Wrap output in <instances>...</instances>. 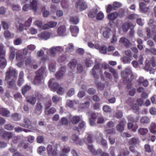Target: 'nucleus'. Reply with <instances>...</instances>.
I'll return each mask as SVG.
<instances>
[{"label": "nucleus", "instance_id": "obj_49", "mask_svg": "<svg viewBox=\"0 0 156 156\" xmlns=\"http://www.w3.org/2000/svg\"><path fill=\"white\" fill-rule=\"evenodd\" d=\"M89 105L88 102H86L84 103L80 104L79 106V108L81 109H84L88 108Z\"/></svg>", "mask_w": 156, "mask_h": 156}, {"label": "nucleus", "instance_id": "obj_39", "mask_svg": "<svg viewBox=\"0 0 156 156\" xmlns=\"http://www.w3.org/2000/svg\"><path fill=\"white\" fill-rule=\"evenodd\" d=\"M127 127L128 129H132L134 132H135L136 131L138 127L136 125H133L131 123H128L127 124Z\"/></svg>", "mask_w": 156, "mask_h": 156}, {"label": "nucleus", "instance_id": "obj_22", "mask_svg": "<svg viewBox=\"0 0 156 156\" xmlns=\"http://www.w3.org/2000/svg\"><path fill=\"white\" fill-rule=\"evenodd\" d=\"M70 29L72 35L75 37H76L79 32V29L77 27L71 26L70 27Z\"/></svg>", "mask_w": 156, "mask_h": 156}, {"label": "nucleus", "instance_id": "obj_54", "mask_svg": "<svg viewBox=\"0 0 156 156\" xmlns=\"http://www.w3.org/2000/svg\"><path fill=\"white\" fill-rule=\"evenodd\" d=\"M140 122L143 124L147 123L150 122V120L147 117L144 116L141 119Z\"/></svg>", "mask_w": 156, "mask_h": 156}, {"label": "nucleus", "instance_id": "obj_29", "mask_svg": "<svg viewBox=\"0 0 156 156\" xmlns=\"http://www.w3.org/2000/svg\"><path fill=\"white\" fill-rule=\"evenodd\" d=\"M74 45L72 43L69 44L66 48V51L70 54H71V53L74 51Z\"/></svg>", "mask_w": 156, "mask_h": 156}, {"label": "nucleus", "instance_id": "obj_56", "mask_svg": "<svg viewBox=\"0 0 156 156\" xmlns=\"http://www.w3.org/2000/svg\"><path fill=\"white\" fill-rule=\"evenodd\" d=\"M148 132V130L146 128H140L139 130L140 134L142 135H144Z\"/></svg>", "mask_w": 156, "mask_h": 156}, {"label": "nucleus", "instance_id": "obj_34", "mask_svg": "<svg viewBox=\"0 0 156 156\" xmlns=\"http://www.w3.org/2000/svg\"><path fill=\"white\" fill-rule=\"evenodd\" d=\"M69 147L64 148L60 152V156H68L67 153L69 151Z\"/></svg>", "mask_w": 156, "mask_h": 156}, {"label": "nucleus", "instance_id": "obj_4", "mask_svg": "<svg viewBox=\"0 0 156 156\" xmlns=\"http://www.w3.org/2000/svg\"><path fill=\"white\" fill-rule=\"evenodd\" d=\"M46 68L45 66H42L37 72L36 75L34 80V83L36 85H38L43 81V74Z\"/></svg>", "mask_w": 156, "mask_h": 156}, {"label": "nucleus", "instance_id": "obj_21", "mask_svg": "<svg viewBox=\"0 0 156 156\" xmlns=\"http://www.w3.org/2000/svg\"><path fill=\"white\" fill-rule=\"evenodd\" d=\"M51 105V103H50L48 106H46L45 109V113L46 115H49L51 114H53L56 112V109L55 108H49L50 107Z\"/></svg>", "mask_w": 156, "mask_h": 156}, {"label": "nucleus", "instance_id": "obj_26", "mask_svg": "<svg viewBox=\"0 0 156 156\" xmlns=\"http://www.w3.org/2000/svg\"><path fill=\"white\" fill-rule=\"evenodd\" d=\"M97 142L99 144L102 145L105 147L106 149L107 148V141L103 139L102 136L99 137L97 141Z\"/></svg>", "mask_w": 156, "mask_h": 156}, {"label": "nucleus", "instance_id": "obj_9", "mask_svg": "<svg viewBox=\"0 0 156 156\" xmlns=\"http://www.w3.org/2000/svg\"><path fill=\"white\" fill-rule=\"evenodd\" d=\"M47 150L48 154L51 156H57V147L54 145H48L47 147Z\"/></svg>", "mask_w": 156, "mask_h": 156}, {"label": "nucleus", "instance_id": "obj_47", "mask_svg": "<svg viewBox=\"0 0 156 156\" xmlns=\"http://www.w3.org/2000/svg\"><path fill=\"white\" fill-rule=\"evenodd\" d=\"M10 150L11 151L14 152L13 154L14 156H23V155L22 154L18 152H16L15 149H14V148H11L10 149Z\"/></svg>", "mask_w": 156, "mask_h": 156}, {"label": "nucleus", "instance_id": "obj_16", "mask_svg": "<svg viewBox=\"0 0 156 156\" xmlns=\"http://www.w3.org/2000/svg\"><path fill=\"white\" fill-rule=\"evenodd\" d=\"M21 51L20 50H17L16 54V58L18 61H21L17 64L16 65L19 67H21L23 64L21 61L23 59V56L21 54Z\"/></svg>", "mask_w": 156, "mask_h": 156}, {"label": "nucleus", "instance_id": "obj_42", "mask_svg": "<svg viewBox=\"0 0 156 156\" xmlns=\"http://www.w3.org/2000/svg\"><path fill=\"white\" fill-rule=\"evenodd\" d=\"M119 43L120 44H122L126 46L129 44V41L126 38L124 37H122L120 38L119 40Z\"/></svg>", "mask_w": 156, "mask_h": 156}, {"label": "nucleus", "instance_id": "obj_60", "mask_svg": "<svg viewBox=\"0 0 156 156\" xmlns=\"http://www.w3.org/2000/svg\"><path fill=\"white\" fill-rule=\"evenodd\" d=\"M52 100L54 103H57L61 100V99L58 96L55 95L53 97Z\"/></svg>", "mask_w": 156, "mask_h": 156}, {"label": "nucleus", "instance_id": "obj_24", "mask_svg": "<svg viewBox=\"0 0 156 156\" xmlns=\"http://www.w3.org/2000/svg\"><path fill=\"white\" fill-rule=\"evenodd\" d=\"M0 115L6 117H9L10 115V112L5 108H0Z\"/></svg>", "mask_w": 156, "mask_h": 156}, {"label": "nucleus", "instance_id": "obj_3", "mask_svg": "<svg viewBox=\"0 0 156 156\" xmlns=\"http://www.w3.org/2000/svg\"><path fill=\"white\" fill-rule=\"evenodd\" d=\"M22 4L26 3L23 7V10L25 11H28L29 9H31L34 12H36L37 9V2L36 0H30V6L27 5V0H26L24 2V0H21Z\"/></svg>", "mask_w": 156, "mask_h": 156}, {"label": "nucleus", "instance_id": "obj_37", "mask_svg": "<svg viewBox=\"0 0 156 156\" xmlns=\"http://www.w3.org/2000/svg\"><path fill=\"white\" fill-rule=\"evenodd\" d=\"M142 59L143 58L142 57H141L140 59V61H139V63L138 62L135 61H133L132 62V64L135 68H137L138 67H140V65L142 64Z\"/></svg>", "mask_w": 156, "mask_h": 156}, {"label": "nucleus", "instance_id": "obj_23", "mask_svg": "<svg viewBox=\"0 0 156 156\" xmlns=\"http://www.w3.org/2000/svg\"><path fill=\"white\" fill-rule=\"evenodd\" d=\"M90 119V123L91 126H93L95 122V119L96 116V114L94 113H92L88 114Z\"/></svg>", "mask_w": 156, "mask_h": 156}, {"label": "nucleus", "instance_id": "obj_33", "mask_svg": "<svg viewBox=\"0 0 156 156\" xmlns=\"http://www.w3.org/2000/svg\"><path fill=\"white\" fill-rule=\"evenodd\" d=\"M125 124L124 121H121L116 126L117 129L119 131L122 132L124 130V126Z\"/></svg>", "mask_w": 156, "mask_h": 156}, {"label": "nucleus", "instance_id": "obj_8", "mask_svg": "<svg viewBox=\"0 0 156 156\" xmlns=\"http://www.w3.org/2000/svg\"><path fill=\"white\" fill-rule=\"evenodd\" d=\"M0 135L9 139H12L13 143H16L20 139V136H15L14 134L11 132H3L0 133Z\"/></svg>", "mask_w": 156, "mask_h": 156}, {"label": "nucleus", "instance_id": "obj_6", "mask_svg": "<svg viewBox=\"0 0 156 156\" xmlns=\"http://www.w3.org/2000/svg\"><path fill=\"white\" fill-rule=\"evenodd\" d=\"M54 79L50 80L49 81V86L52 90H57V92L58 94H62L65 92V90L62 87H59V85L57 83H53Z\"/></svg>", "mask_w": 156, "mask_h": 156}, {"label": "nucleus", "instance_id": "obj_59", "mask_svg": "<svg viewBox=\"0 0 156 156\" xmlns=\"http://www.w3.org/2000/svg\"><path fill=\"white\" fill-rule=\"evenodd\" d=\"M112 4L115 9V8H119L122 6V4L121 2H114Z\"/></svg>", "mask_w": 156, "mask_h": 156}, {"label": "nucleus", "instance_id": "obj_15", "mask_svg": "<svg viewBox=\"0 0 156 156\" xmlns=\"http://www.w3.org/2000/svg\"><path fill=\"white\" fill-rule=\"evenodd\" d=\"M51 36V33L46 31H44L37 34V37L38 38L45 40L49 39Z\"/></svg>", "mask_w": 156, "mask_h": 156}, {"label": "nucleus", "instance_id": "obj_40", "mask_svg": "<svg viewBox=\"0 0 156 156\" xmlns=\"http://www.w3.org/2000/svg\"><path fill=\"white\" fill-rule=\"evenodd\" d=\"M70 22L72 23L76 24L79 23V20L76 16H72L70 17Z\"/></svg>", "mask_w": 156, "mask_h": 156}, {"label": "nucleus", "instance_id": "obj_28", "mask_svg": "<svg viewBox=\"0 0 156 156\" xmlns=\"http://www.w3.org/2000/svg\"><path fill=\"white\" fill-rule=\"evenodd\" d=\"M140 9L141 12H148L150 11L149 9L146 7L145 4L143 2L140 4Z\"/></svg>", "mask_w": 156, "mask_h": 156}, {"label": "nucleus", "instance_id": "obj_7", "mask_svg": "<svg viewBox=\"0 0 156 156\" xmlns=\"http://www.w3.org/2000/svg\"><path fill=\"white\" fill-rule=\"evenodd\" d=\"M156 60L155 58H151L150 61H147L146 62L144 69L147 71H149L150 73H154V70L151 67V64L153 67H155L156 65L155 62Z\"/></svg>", "mask_w": 156, "mask_h": 156}, {"label": "nucleus", "instance_id": "obj_55", "mask_svg": "<svg viewBox=\"0 0 156 156\" xmlns=\"http://www.w3.org/2000/svg\"><path fill=\"white\" fill-rule=\"evenodd\" d=\"M66 56L65 55H62L58 57V61L59 62L62 63L64 62L66 59Z\"/></svg>", "mask_w": 156, "mask_h": 156}, {"label": "nucleus", "instance_id": "obj_38", "mask_svg": "<svg viewBox=\"0 0 156 156\" xmlns=\"http://www.w3.org/2000/svg\"><path fill=\"white\" fill-rule=\"evenodd\" d=\"M81 119V118L78 116H74L70 118L71 122L73 124H76Z\"/></svg>", "mask_w": 156, "mask_h": 156}, {"label": "nucleus", "instance_id": "obj_30", "mask_svg": "<svg viewBox=\"0 0 156 156\" xmlns=\"http://www.w3.org/2000/svg\"><path fill=\"white\" fill-rule=\"evenodd\" d=\"M150 132L152 134L156 133V124L154 123H152L149 127Z\"/></svg>", "mask_w": 156, "mask_h": 156}, {"label": "nucleus", "instance_id": "obj_20", "mask_svg": "<svg viewBox=\"0 0 156 156\" xmlns=\"http://www.w3.org/2000/svg\"><path fill=\"white\" fill-rule=\"evenodd\" d=\"M24 122L25 124H22L21 125L22 126H24L25 128H28L29 129V131H32L33 129L31 128V126L30 125V122L29 121V120L27 119H24ZM24 131L26 132H29L28 131H27L26 129H23V130Z\"/></svg>", "mask_w": 156, "mask_h": 156}, {"label": "nucleus", "instance_id": "obj_11", "mask_svg": "<svg viewBox=\"0 0 156 156\" xmlns=\"http://www.w3.org/2000/svg\"><path fill=\"white\" fill-rule=\"evenodd\" d=\"M124 15V12L123 10H122V12H119L118 14L116 12H114L108 14V19L111 21H113L115 20L118 17L119 15V16L122 17Z\"/></svg>", "mask_w": 156, "mask_h": 156}, {"label": "nucleus", "instance_id": "obj_52", "mask_svg": "<svg viewBox=\"0 0 156 156\" xmlns=\"http://www.w3.org/2000/svg\"><path fill=\"white\" fill-rule=\"evenodd\" d=\"M122 60L124 64H128L130 63L131 60L129 57L124 56L122 58Z\"/></svg>", "mask_w": 156, "mask_h": 156}, {"label": "nucleus", "instance_id": "obj_50", "mask_svg": "<svg viewBox=\"0 0 156 156\" xmlns=\"http://www.w3.org/2000/svg\"><path fill=\"white\" fill-rule=\"evenodd\" d=\"M129 154V151L126 149H125L120 151L119 154L118 156H122V154L124 156H126L128 155Z\"/></svg>", "mask_w": 156, "mask_h": 156}, {"label": "nucleus", "instance_id": "obj_17", "mask_svg": "<svg viewBox=\"0 0 156 156\" xmlns=\"http://www.w3.org/2000/svg\"><path fill=\"white\" fill-rule=\"evenodd\" d=\"M57 22L55 21H50L44 25L42 27L43 30L48 29L50 28H53L56 27Z\"/></svg>", "mask_w": 156, "mask_h": 156}, {"label": "nucleus", "instance_id": "obj_63", "mask_svg": "<svg viewBox=\"0 0 156 156\" xmlns=\"http://www.w3.org/2000/svg\"><path fill=\"white\" fill-rule=\"evenodd\" d=\"M103 110L105 112H110L111 111V109L110 107L108 105H104L103 108Z\"/></svg>", "mask_w": 156, "mask_h": 156}, {"label": "nucleus", "instance_id": "obj_51", "mask_svg": "<svg viewBox=\"0 0 156 156\" xmlns=\"http://www.w3.org/2000/svg\"><path fill=\"white\" fill-rule=\"evenodd\" d=\"M98 50H99V52L102 54H105L107 52V48L105 46H103L100 47L99 45V48Z\"/></svg>", "mask_w": 156, "mask_h": 156}, {"label": "nucleus", "instance_id": "obj_19", "mask_svg": "<svg viewBox=\"0 0 156 156\" xmlns=\"http://www.w3.org/2000/svg\"><path fill=\"white\" fill-rule=\"evenodd\" d=\"M66 71V67L64 66H62L60 70L57 72L55 74V76L58 79H60L62 77Z\"/></svg>", "mask_w": 156, "mask_h": 156}, {"label": "nucleus", "instance_id": "obj_12", "mask_svg": "<svg viewBox=\"0 0 156 156\" xmlns=\"http://www.w3.org/2000/svg\"><path fill=\"white\" fill-rule=\"evenodd\" d=\"M111 32L110 29L107 27H102L100 29V32L102 33L103 37L106 38H108L110 37Z\"/></svg>", "mask_w": 156, "mask_h": 156}, {"label": "nucleus", "instance_id": "obj_14", "mask_svg": "<svg viewBox=\"0 0 156 156\" xmlns=\"http://www.w3.org/2000/svg\"><path fill=\"white\" fill-rule=\"evenodd\" d=\"M121 74V76L123 78H127L130 76H131V79H133L134 77L132 74V71L129 68H126L125 70L122 71Z\"/></svg>", "mask_w": 156, "mask_h": 156}, {"label": "nucleus", "instance_id": "obj_44", "mask_svg": "<svg viewBox=\"0 0 156 156\" xmlns=\"http://www.w3.org/2000/svg\"><path fill=\"white\" fill-rule=\"evenodd\" d=\"M24 76V73L23 72H20L19 76V80L18 81V83L20 85H21L23 82V78Z\"/></svg>", "mask_w": 156, "mask_h": 156}, {"label": "nucleus", "instance_id": "obj_58", "mask_svg": "<svg viewBox=\"0 0 156 156\" xmlns=\"http://www.w3.org/2000/svg\"><path fill=\"white\" fill-rule=\"evenodd\" d=\"M72 139L76 144H78L79 143L78 137L77 135L75 134L73 135L72 136Z\"/></svg>", "mask_w": 156, "mask_h": 156}, {"label": "nucleus", "instance_id": "obj_64", "mask_svg": "<svg viewBox=\"0 0 156 156\" xmlns=\"http://www.w3.org/2000/svg\"><path fill=\"white\" fill-rule=\"evenodd\" d=\"M87 67H90L93 64L92 60L91 58L87 59L85 61Z\"/></svg>", "mask_w": 156, "mask_h": 156}, {"label": "nucleus", "instance_id": "obj_25", "mask_svg": "<svg viewBox=\"0 0 156 156\" xmlns=\"http://www.w3.org/2000/svg\"><path fill=\"white\" fill-rule=\"evenodd\" d=\"M10 49V55L9 59L11 60H12L14 58L15 56V53L16 49L12 46L9 47Z\"/></svg>", "mask_w": 156, "mask_h": 156}, {"label": "nucleus", "instance_id": "obj_18", "mask_svg": "<svg viewBox=\"0 0 156 156\" xmlns=\"http://www.w3.org/2000/svg\"><path fill=\"white\" fill-rule=\"evenodd\" d=\"M57 33L59 36H64L66 34V28L64 26L59 27L57 29Z\"/></svg>", "mask_w": 156, "mask_h": 156}, {"label": "nucleus", "instance_id": "obj_62", "mask_svg": "<svg viewBox=\"0 0 156 156\" xmlns=\"http://www.w3.org/2000/svg\"><path fill=\"white\" fill-rule=\"evenodd\" d=\"M96 85L97 88L99 90H103L105 87L104 85L103 84V83H102L101 82H99L97 83H96Z\"/></svg>", "mask_w": 156, "mask_h": 156}, {"label": "nucleus", "instance_id": "obj_57", "mask_svg": "<svg viewBox=\"0 0 156 156\" xmlns=\"http://www.w3.org/2000/svg\"><path fill=\"white\" fill-rule=\"evenodd\" d=\"M43 108V106L39 103H37V104L36 107V111H39L40 113L41 112L42 109Z\"/></svg>", "mask_w": 156, "mask_h": 156}, {"label": "nucleus", "instance_id": "obj_45", "mask_svg": "<svg viewBox=\"0 0 156 156\" xmlns=\"http://www.w3.org/2000/svg\"><path fill=\"white\" fill-rule=\"evenodd\" d=\"M104 15L103 12L101 11H100L98 13H97L96 18L97 20H101L103 19Z\"/></svg>", "mask_w": 156, "mask_h": 156}, {"label": "nucleus", "instance_id": "obj_35", "mask_svg": "<svg viewBox=\"0 0 156 156\" xmlns=\"http://www.w3.org/2000/svg\"><path fill=\"white\" fill-rule=\"evenodd\" d=\"M98 11V10L96 9L91 10L88 14L89 17L92 18L96 17Z\"/></svg>", "mask_w": 156, "mask_h": 156}, {"label": "nucleus", "instance_id": "obj_10", "mask_svg": "<svg viewBox=\"0 0 156 156\" xmlns=\"http://www.w3.org/2000/svg\"><path fill=\"white\" fill-rule=\"evenodd\" d=\"M64 50V48L62 46L53 47L50 48L48 51L50 53L52 56H55L57 52H61Z\"/></svg>", "mask_w": 156, "mask_h": 156}, {"label": "nucleus", "instance_id": "obj_53", "mask_svg": "<svg viewBox=\"0 0 156 156\" xmlns=\"http://www.w3.org/2000/svg\"><path fill=\"white\" fill-rule=\"evenodd\" d=\"M27 101L28 102L30 103L32 105H34L36 102L35 98L32 97L30 98L29 99H27Z\"/></svg>", "mask_w": 156, "mask_h": 156}, {"label": "nucleus", "instance_id": "obj_32", "mask_svg": "<svg viewBox=\"0 0 156 156\" xmlns=\"http://www.w3.org/2000/svg\"><path fill=\"white\" fill-rule=\"evenodd\" d=\"M33 60L32 59L31 56L27 57L26 58L25 64L27 67L30 66L33 63Z\"/></svg>", "mask_w": 156, "mask_h": 156}, {"label": "nucleus", "instance_id": "obj_27", "mask_svg": "<svg viewBox=\"0 0 156 156\" xmlns=\"http://www.w3.org/2000/svg\"><path fill=\"white\" fill-rule=\"evenodd\" d=\"M0 56V67L2 68H4L7 64V62L3 55Z\"/></svg>", "mask_w": 156, "mask_h": 156}, {"label": "nucleus", "instance_id": "obj_36", "mask_svg": "<svg viewBox=\"0 0 156 156\" xmlns=\"http://www.w3.org/2000/svg\"><path fill=\"white\" fill-rule=\"evenodd\" d=\"M138 82L141 85L144 87H146L148 85V83L147 81L144 79L143 77H141L138 80Z\"/></svg>", "mask_w": 156, "mask_h": 156}, {"label": "nucleus", "instance_id": "obj_46", "mask_svg": "<svg viewBox=\"0 0 156 156\" xmlns=\"http://www.w3.org/2000/svg\"><path fill=\"white\" fill-rule=\"evenodd\" d=\"M48 69L51 72H54L56 70V66L54 64L51 63L48 66Z\"/></svg>", "mask_w": 156, "mask_h": 156}, {"label": "nucleus", "instance_id": "obj_5", "mask_svg": "<svg viewBox=\"0 0 156 156\" xmlns=\"http://www.w3.org/2000/svg\"><path fill=\"white\" fill-rule=\"evenodd\" d=\"M85 138L88 142L87 144V148L94 155H97L100 154L102 151L101 149H100L97 151H95L91 143L92 140L90 135L87 134L85 136Z\"/></svg>", "mask_w": 156, "mask_h": 156}, {"label": "nucleus", "instance_id": "obj_61", "mask_svg": "<svg viewBox=\"0 0 156 156\" xmlns=\"http://www.w3.org/2000/svg\"><path fill=\"white\" fill-rule=\"evenodd\" d=\"M30 89V87L28 86H26L23 87L22 89V93L23 95H24L26 92Z\"/></svg>", "mask_w": 156, "mask_h": 156}, {"label": "nucleus", "instance_id": "obj_41", "mask_svg": "<svg viewBox=\"0 0 156 156\" xmlns=\"http://www.w3.org/2000/svg\"><path fill=\"white\" fill-rule=\"evenodd\" d=\"M105 7L106 9V12L108 13L110 12L113 10H115L113 4H108L106 5Z\"/></svg>", "mask_w": 156, "mask_h": 156}, {"label": "nucleus", "instance_id": "obj_2", "mask_svg": "<svg viewBox=\"0 0 156 156\" xmlns=\"http://www.w3.org/2000/svg\"><path fill=\"white\" fill-rule=\"evenodd\" d=\"M17 73L16 71L12 67L9 68L6 73L5 76V80L8 81L10 80L11 81H9V85L10 86H12L14 83V80H12V78H15L17 76Z\"/></svg>", "mask_w": 156, "mask_h": 156}, {"label": "nucleus", "instance_id": "obj_43", "mask_svg": "<svg viewBox=\"0 0 156 156\" xmlns=\"http://www.w3.org/2000/svg\"><path fill=\"white\" fill-rule=\"evenodd\" d=\"M34 25L37 26L39 28L43 30L42 27L44 26V25H43V23L42 21L38 20L34 22Z\"/></svg>", "mask_w": 156, "mask_h": 156}, {"label": "nucleus", "instance_id": "obj_1", "mask_svg": "<svg viewBox=\"0 0 156 156\" xmlns=\"http://www.w3.org/2000/svg\"><path fill=\"white\" fill-rule=\"evenodd\" d=\"M95 66L93 67L91 74L96 79L99 77V75H100L102 78H104L105 76L108 78L111 77V75L105 71L104 72V74H102L103 71L102 68L106 69L109 68V66L106 63H104L101 65L99 64V62L96 60L95 61Z\"/></svg>", "mask_w": 156, "mask_h": 156}, {"label": "nucleus", "instance_id": "obj_31", "mask_svg": "<svg viewBox=\"0 0 156 156\" xmlns=\"http://www.w3.org/2000/svg\"><path fill=\"white\" fill-rule=\"evenodd\" d=\"M76 64V60L75 59H73L69 62L68 65L72 70H73L75 68Z\"/></svg>", "mask_w": 156, "mask_h": 156}, {"label": "nucleus", "instance_id": "obj_13", "mask_svg": "<svg viewBox=\"0 0 156 156\" xmlns=\"http://www.w3.org/2000/svg\"><path fill=\"white\" fill-rule=\"evenodd\" d=\"M139 140L137 138H132L129 141V144L130 146V150L132 152L134 151L135 147L139 143Z\"/></svg>", "mask_w": 156, "mask_h": 156}, {"label": "nucleus", "instance_id": "obj_48", "mask_svg": "<svg viewBox=\"0 0 156 156\" xmlns=\"http://www.w3.org/2000/svg\"><path fill=\"white\" fill-rule=\"evenodd\" d=\"M88 46L90 48H94L97 49H98L99 48V44L98 43L94 44L91 42H90L88 43Z\"/></svg>", "mask_w": 156, "mask_h": 156}]
</instances>
